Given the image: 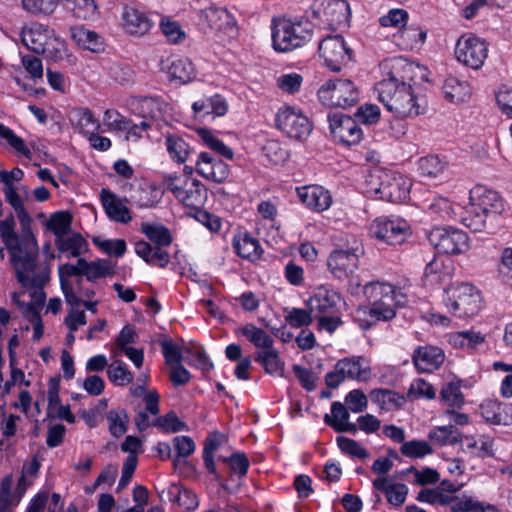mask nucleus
Instances as JSON below:
<instances>
[{
	"instance_id": "obj_1",
	"label": "nucleus",
	"mask_w": 512,
	"mask_h": 512,
	"mask_svg": "<svg viewBox=\"0 0 512 512\" xmlns=\"http://www.w3.org/2000/svg\"><path fill=\"white\" fill-rule=\"evenodd\" d=\"M382 69L387 77L375 85L380 102L399 118H414L423 114L425 105L412 88L415 67L406 60L394 58L385 61Z\"/></svg>"
},
{
	"instance_id": "obj_2",
	"label": "nucleus",
	"mask_w": 512,
	"mask_h": 512,
	"mask_svg": "<svg viewBox=\"0 0 512 512\" xmlns=\"http://www.w3.org/2000/svg\"><path fill=\"white\" fill-rule=\"evenodd\" d=\"M504 211V202L498 192L483 186L470 191V204L463 224L474 232L493 230Z\"/></svg>"
},
{
	"instance_id": "obj_3",
	"label": "nucleus",
	"mask_w": 512,
	"mask_h": 512,
	"mask_svg": "<svg viewBox=\"0 0 512 512\" xmlns=\"http://www.w3.org/2000/svg\"><path fill=\"white\" fill-rule=\"evenodd\" d=\"M365 186L369 197L399 203L408 198L411 183L399 173L374 170L366 176Z\"/></svg>"
},
{
	"instance_id": "obj_4",
	"label": "nucleus",
	"mask_w": 512,
	"mask_h": 512,
	"mask_svg": "<svg viewBox=\"0 0 512 512\" xmlns=\"http://www.w3.org/2000/svg\"><path fill=\"white\" fill-rule=\"evenodd\" d=\"M313 25L308 20L273 19L272 45L277 52H289L311 40Z\"/></svg>"
},
{
	"instance_id": "obj_5",
	"label": "nucleus",
	"mask_w": 512,
	"mask_h": 512,
	"mask_svg": "<svg viewBox=\"0 0 512 512\" xmlns=\"http://www.w3.org/2000/svg\"><path fill=\"white\" fill-rule=\"evenodd\" d=\"M445 299L449 311L459 317H472L481 308V296L479 291L470 283H461L445 288Z\"/></svg>"
},
{
	"instance_id": "obj_6",
	"label": "nucleus",
	"mask_w": 512,
	"mask_h": 512,
	"mask_svg": "<svg viewBox=\"0 0 512 512\" xmlns=\"http://www.w3.org/2000/svg\"><path fill=\"white\" fill-rule=\"evenodd\" d=\"M363 293L371 303V306L360 309L359 312L368 315L374 322L389 321L396 316V312L391 304L386 302V300H392L390 294L393 293V289L391 285L370 282L364 285Z\"/></svg>"
},
{
	"instance_id": "obj_7",
	"label": "nucleus",
	"mask_w": 512,
	"mask_h": 512,
	"mask_svg": "<svg viewBox=\"0 0 512 512\" xmlns=\"http://www.w3.org/2000/svg\"><path fill=\"white\" fill-rule=\"evenodd\" d=\"M318 97L326 106L347 108L358 102L359 92L350 79H333L319 88Z\"/></svg>"
},
{
	"instance_id": "obj_8",
	"label": "nucleus",
	"mask_w": 512,
	"mask_h": 512,
	"mask_svg": "<svg viewBox=\"0 0 512 512\" xmlns=\"http://www.w3.org/2000/svg\"><path fill=\"white\" fill-rule=\"evenodd\" d=\"M428 240L443 254H463L470 248L468 235L463 230L453 227H434L428 234Z\"/></svg>"
},
{
	"instance_id": "obj_9",
	"label": "nucleus",
	"mask_w": 512,
	"mask_h": 512,
	"mask_svg": "<svg viewBox=\"0 0 512 512\" xmlns=\"http://www.w3.org/2000/svg\"><path fill=\"white\" fill-rule=\"evenodd\" d=\"M318 52L332 72H339L353 61V50L339 34L323 38L319 42Z\"/></svg>"
},
{
	"instance_id": "obj_10",
	"label": "nucleus",
	"mask_w": 512,
	"mask_h": 512,
	"mask_svg": "<svg viewBox=\"0 0 512 512\" xmlns=\"http://www.w3.org/2000/svg\"><path fill=\"white\" fill-rule=\"evenodd\" d=\"M371 235L388 245H401L411 235L409 223L402 218H376L370 226Z\"/></svg>"
},
{
	"instance_id": "obj_11",
	"label": "nucleus",
	"mask_w": 512,
	"mask_h": 512,
	"mask_svg": "<svg viewBox=\"0 0 512 512\" xmlns=\"http://www.w3.org/2000/svg\"><path fill=\"white\" fill-rule=\"evenodd\" d=\"M275 126L288 137L303 140L312 131V125L307 116L291 106H284L275 115Z\"/></svg>"
},
{
	"instance_id": "obj_12",
	"label": "nucleus",
	"mask_w": 512,
	"mask_h": 512,
	"mask_svg": "<svg viewBox=\"0 0 512 512\" xmlns=\"http://www.w3.org/2000/svg\"><path fill=\"white\" fill-rule=\"evenodd\" d=\"M455 55L464 65L479 69L487 59L488 43L472 34L462 36L456 43Z\"/></svg>"
},
{
	"instance_id": "obj_13",
	"label": "nucleus",
	"mask_w": 512,
	"mask_h": 512,
	"mask_svg": "<svg viewBox=\"0 0 512 512\" xmlns=\"http://www.w3.org/2000/svg\"><path fill=\"white\" fill-rule=\"evenodd\" d=\"M31 248H28V252L23 255L19 262L12 263L17 281L25 288H39L42 290L43 286L49 280V276L46 273L34 274L29 277L30 272H34L37 267V256H38V244L31 242Z\"/></svg>"
},
{
	"instance_id": "obj_14",
	"label": "nucleus",
	"mask_w": 512,
	"mask_h": 512,
	"mask_svg": "<svg viewBox=\"0 0 512 512\" xmlns=\"http://www.w3.org/2000/svg\"><path fill=\"white\" fill-rule=\"evenodd\" d=\"M329 129L335 141L345 146L358 144L363 138V131L356 120L343 113L328 115Z\"/></svg>"
},
{
	"instance_id": "obj_15",
	"label": "nucleus",
	"mask_w": 512,
	"mask_h": 512,
	"mask_svg": "<svg viewBox=\"0 0 512 512\" xmlns=\"http://www.w3.org/2000/svg\"><path fill=\"white\" fill-rule=\"evenodd\" d=\"M15 220L12 214L0 221V236L10 254L11 263L19 262L29 250L31 242L37 243L34 235L19 237L14 230Z\"/></svg>"
},
{
	"instance_id": "obj_16",
	"label": "nucleus",
	"mask_w": 512,
	"mask_h": 512,
	"mask_svg": "<svg viewBox=\"0 0 512 512\" xmlns=\"http://www.w3.org/2000/svg\"><path fill=\"white\" fill-rule=\"evenodd\" d=\"M359 255L357 250H334L328 260L327 266L332 275L344 280L349 278L358 269Z\"/></svg>"
},
{
	"instance_id": "obj_17",
	"label": "nucleus",
	"mask_w": 512,
	"mask_h": 512,
	"mask_svg": "<svg viewBox=\"0 0 512 512\" xmlns=\"http://www.w3.org/2000/svg\"><path fill=\"white\" fill-rule=\"evenodd\" d=\"M441 506H450L451 512H498L496 507L489 503L480 502L471 496L462 497L448 495L438 489L437 503Z\"/></svg>"
},
{
	"instance_id": "obj_18",
	"label": "nucleus",
	"mask_w": 512,
	"mask_h": 512,
	"mask_svg": "<svg viewBox=\"0 0 512 512\" xmlns=\"http://www.w3.org/2000/svg\"><path fill=\"white\" fill-rule=\"evenodd\" d=\"M196 172L207 180L217 183L224 182L230 173L229 166L222 160L201 152L195 165Z\"/></svg>"
},
{
	"instance_id": "obj_19",
	"label": "nucleus",
	"mask_w": 512,
	"mask_h": 512,
	"mask_svg": "<svg viewBox=\"0 0 512 512\" xmlns=\"http://www.w3.org/2000/svg\"><path fill=\"white\" fill-rule=\"evenodd\" d=\"M444 360V351L431 345L418 346L412 355V362L420 372H433L441 367Z\"/></svg>"
},
{
	"instance_id": "obj_20",
	"label": "nucleus",
	"mask_w": 512,
	"mask_h": 512,
	"mask_svg": "<svg viewBox=\"0 0 512 512\" xmlns=\"http://www.w3.org/2000/svg\"><path fill=\"white\" fill-rule=\"evenodd\" d=\"M171 192L176 199L191 209L200 208L207 197L206 190L197 179L191 181L187 179L183 186L171 188Z\"/></svg>"
},
{
	"instance_id": "obj_21",
	"label": "nucleus",
	"mask_w": 512,
	"mask_h": 512,
	"mask_svg": "<svg viewBox=\"0 0 512 512\" xmlns=\"http://www.w3.org/2000/svg\"><path fill=\"white\" fill-rule=\"evenodd\" d=\"M481 416L486 422L494 425H510L512 423V403H501L497 400H485L479 407Z\"/></svg>"
},
{
	"instance_id": "obj_22",
	"label": "nucleus",
	"mask_w": 512,
	"mask_h": 512,
	"mask_svg": "<svg viewBox=\"0 0 512 512\" xmlns=\"http://www.w3.org/2000/svg\"><path fill=\"white\" fill-rule=\"evenodd\" d=\"M340 296L325 286L317 288L313 296L309 298L306 305L310 311L318 312L320 315H333L337 312V302Z\"/></svg>"
},
{
	"instance_id": "obj_23",
	"label": "nucleus",
	"mask_w": 512,
	"mask_h": 512,
	"mask_svg": "<svg viewBox=\"0 0 512 512\" xmlns=\"http://www.w3.org/2000/svg\"><path fill=\"white\" fill-rule=\"evenodd\" d=\"M70 36L76 45L82 49L93 53H100L105 49L103 37L83 25L71 26Z\"/></svg>"
},
{
	"instance_id": "obj_24",
	"label": "nucleus",
	"mask_w": 512,
	"mask_h": 512,
	"mask_svg": "<svg viewBox=\"0 0 512 512\" xmlns=\"http://www.w3.org/2000/svg\"><path fill=\"white\" fill-rule=\"evenodd\" d=\"M297 194L303 204L316 211L328 209L332 202L329 192L321 186H304L297 189Z\"/></svg>"
},
{
	"instance_id": "obj_25",
	"label": "nucleus",
	"mask_w": 512,
	"mask_h": 512,
	"mask_svg": "<svg viewBox=\"0 0 512 512\" xmlns=\"http://www.w3.org/2000/svg\"><path fill=\"white\" fill-rule=\"evenodd\" d=\"M100 198L103 208L111 220L124 224L131 221L129 209L109 189L103 188L100 193Z\"/></svg>"
},
{
	"instance_id": "obj_26",
	"label": "nucleus",
	"mask_w": 512,
	"mask_h": 512,
	"mask_svg": "<svg viewBox=\"0 0 512 512\" xmlns=\"http://www.w3.org/2000/svg\"><path fill=\"white\" fill-rule=\"evenodd\" d=\"M122 18L123 27L130 35L143 36L152 26L150 19L134 8L125 7Z\"/></svg>"
},
{
	"instance_id": "obj_27",
	"label": "nucleus",
	"mask_w": 512,
	"mask_h": 512,
	"mask_svg": "<svg viewBox=\"0 0 512 512\" xmlns=\"http://www.w3.org/2000/svg\"><path fill=\"white\" fill-rule=\"evenodd\" d=\"M374 489L383 492L386 495L389 504L399 507L404 504L408 487L403 483L388 484L386 477H379L373 480Z\"/></svg>"
},
{
	"instance_id": "obj_28",
	"label": "nucleus",
	"mask_w": 512,
	"mask_h": 512,
	"mask_svg": "<svg viewBox=\"0 0 512 512\" xmlns=\"http://www.w3.org/2000/svg\"><path fill=\"white\" fill-rule=\"evenodd\" d=\"M50 30L42 25H35L21 34L22 43L32 52L40 54L51 37Z\"/></svg>"
},
{
	"instance_id": "obj_29",
	"label": "nucleus",
	"mask_w": 512,
	"mask_h": 512,
	"mask_svg": "<svg viewBox=\"0 0 512 512\" xmlns=\"http://www.w3.org/2000/svg\"><path fill=\"white\" fill-rule=\"evenodd\" d=\"M194 113L204 115H213L214 117L224 116L228 111V104L225 98L220 94L197 100L193 103Z\"/></svg>"
},
{
	"instance_id": "obj_30",
	"label": "nucleus",
	"mask_w": 512,
	"mask_h": 512,
	"mask_svg": "<svg viewBox=\"0 0 512 512\" xmlns=\"http://www.w3.org/2000/svg\"><path fill=\"white\" fill-rule=\"evenodd\" d=\"M55 246L61 253H66L67 258L79 257L88 249L87 241L77 232L56 238Z\"/></svg>"
},
{
	"instance_id": "obj_31",
	"label": "nucleus",
	"mask_w": 512,
	"mask_h": 512,
	"mask_svg": "<svg viewBox=\"0 0 512 512\" xmlns=\"http://www.w3.org/2000/svg\"><path fill=\"white\" fill-rule=\"evenodd\" d=\"M442 90L445 99L452 103H462L471 94L470 86L466 81H460L452 76L445 79Z\"/></svg>"
},
{
	"instance_id": "obj_32",
	"label": "nucleus",
	"mask_w": 512,
	"mask_h": 512,
	"mask_svg": "<svg viewBox=\"0 0 512 512\" xmlns=\"http://www.w3.org/2000/svg\"><path fill=\"white\" fill-rule=\"evenodd\" d=\"M362 357H345L336 363L342 370L345 378L367 381L370 378L371 370L369 367L363 368L360 364Z\"/></svg>"
},
{
	"instance_id": "obj_33",
	"label": "nucleus",
	"mask_w": 512,
	"mask_h": 512,
	"mask_svg": "<svg viewBox=\"0 0 512 512\" xmlns=\"http://www.w3.org/2000/svg\"><path fill=\"white\" fill-rule=\"evenodd\" d=\"M233 248L238 256L244 259H258L262 253L259 241L249 234L234 237Z\"/></svg>"
},
{
	"instance_id": "obj_34",
	"label": "nucleus",
	"mask_w": 512,
	"mask_h": 512,
	"mask_svg": "<svg viewBox=\"0 0 512 512\" xmlns=\"http://www.w3.org/2000/svg\"><path fill=\"white\" fill-rule=\"evenodd\" d=\"M170 80H177L181 84L192 81L196 74L191 61L186 58H179L171 62L168 67Z\"/></svg>"
},
{
	"instance_id": "obj_35",
	"label": "nucleus",
	"mask_w": 512,
	"mask_h": 512,
	"mask_svg": "<svg viewBox=\"0 0 512 512\" xmlns=\"http://www.w3.org/2000/svg\"><path fill=\"white\" fill-rule=\"evenodd\" d=\"M141 232L158 247H168L172 243L169 229L162 224L142 223Z\"/></svg>"
},
{
	"instance_id": "obj_36",
	"label": "nucleus",
	"mask_w": 512,
	"mask_h": 512,
	"mask_svg": "<svg viewBox=\"0 0 512 512\" xmlns=\"http://www.w3.org/2000/svg\"><path fill=\"white\" fill-rule=\"evenodd\" d=\"M205 18L210 28L217 31L230 28L235 23L226 8L209 7L205 10Z\"/></svg>"
},
{
	"instance_id": "obj_37",
	"label": "nucleus",
	"mask_w": 512,
	"mask_h": 512,
	"mask_svg": "<svg viewBox=\"0 0 512 512\" xmlns=\"http://www.w3.org/2000/svg\"><path fill=\"white\" fill-rule=\"evenodd\" d=\"M370 398L382 410H389L391 407L400 408L405 402L403 395L388 389H374L370 393Z\"/></svg>"
},
{
	"instance_id": "obj_38",
	"label": "nucleus",
	"mask_w": 512,
	"mask_h": 512,
	"mask_svg": "<svg viewBox=\"0 0 512 512\" xmlns=\"http://www.w3.org/2000/svg\"><path fill=\"white\" fill-rule=\"evenodd\" d=\"M72 220L73 217L68 211H58L50 215L46 226L56 238H59L68 234Z\"/></svg>"
},
{
	"instance_id": "obj_39",
	"label": "nucleus",
	"mask_w": 512,
	"mask_h": 512,
	"mask_svg": "<svg viewBox=\"0 0 512 512\" xmlns=\"http://www.w3.org/2000/svg\"><path fill=\"white\" fill-rule=\"evenodd\" d=\"M197 134L204 144L217 154L229 160L233 159V150L225 145L223 141L214 136L211 130L207 128H199L197 129Z\"/></svg>"
},
{
	"instance_id": "obj_40",
	"label": "nucleus",
	"mask_w": 512,
	"mask_h": 512,
	"mask_svg": "<svg viewBox=\"0 0 512 512\" xmlns=\"http://www.w3.org/2000/svg\"><path fill=\"white\" fill-rule=\"evenodd\" d=\"M428 437L440 445H454L463 440L461 433L452 425L436 427L429 432Z\"/></svg>"
},
{
	"instance_id": "obj_41",
	"label": "nucleus",
	"mask_w": 512,
	"mask_h": 512,
	"mask_svg": "<svg viewBox=\"0 0 512 512\" xmlns=\"http://www.w3.org/2000/svg\"><path fill=\"white\" fill-rule=\"evenodd\" d=\"M241 332L255 347L267 350L273 347V339L261 328L247 324Z\"/></svg>"
},
{
	"instance_id": "obj_42",
	"label": "nucleus",
	"mask_w": 512,
	"mask_h": 512,
	"mask_svg": "<svg viewBox=\"0 0 512 512\" xmlns=\"http://www.w3.org/2000/svg\"><path fill=\"white\" fill-rule=\"evenodd\" d=\"M106 417L109 422V431L114 437L119 438L127 431L129 416L125 409H112Z\"/></svg>"
},
{
	"instance_id": "obj_43",
	"label": "nucleus",
	"mask_w": 512,
	"mask_h": 512,
	"mask_svg": "<svg viewBox=\"0 0 512 512\" xmlns=\"http://www.w3.org/2000/svg\"><path fill=\"white\" fill-rule=\"evenodd\" d=\"M349 5L345 0H334L329 2L324 9L325 15L328 17L324 19L330 26H339L346 22V13Z\"/></svg>"
},
{
	"instance_id": "obj_44",
	"label": "nucleus",
	"mask_w": 512,
	"mask_h": 512,
	"mask_svg": "<svg viewBox=\"0 0 512 512\" xmlns=\"http://www.w3.org/2000/svg\"><path fill=\"white\" fill-rule=\"evenodd\" d=\"M485 341L484 335L480 332H475L472 330H466L457 332L450 336V343L455 347L459 348H467V349H475L479 344H482Z\"/></svg>"
},
{
	"instance_id": "obj_45",
	"label": "nucleus",
	"mask_w": 512,
	"mask_h": 512,
	"mask_svg": "<svg viewBox=\"0 0 512 512\" xmlns=\"http://www.w3.org/2000/svg\"><path fill=\"white\" fill-rule=\"evenodd\" d=\"M166 147L172 159L184 163L190 153L189 145L178 135L166 136Z\"/></svg>"
},
{
	"instance_id": "obj_46",
	"label": "nucleus",
	"mask_w": 512,
	"mask_h": 512,
	"mask_svg": "<svg viewBox=\"0 0 512 512\" xmlns=\"http://www.w3.org/2000/svg\"><path fill=\"white\" fill-rule=\"evenodd\" d=\"M445 169L443 162L437 155L422 157L418 161V170L423 177L436 178Z\"/></svg>"
},
{
	"instance_id": "obj_47",
	"label": "nucleus",
	"mask_w": 512,
	"mask_h": 512,
	"mask_svg": "<svg viewBox=\"0 0 512 512\" xmlns=\"http://www.w3.org/2000/svg\"><path fill=\"white\" fill-rule=\"evenodd\" d=\"M255 361L260 363L269 374L276 373L283 369V362L279 357L278 351L273 347L258 352Z\"/></svg>"
},
{
	"instance_id": "obj_48",
	"label": "nucleus",
	"mask_w": 512,
	"mask_h": 512,
	"mask_svg": "<svg viewBox=\"0 0 512 512\" xmlns=\"http://www.w3.org/2000/svg\"><path fill=\"white\" fill-rule=\"evenodd\" d=\"M107 375L109 380L116 385L123 386L133 381V374L120 360L114 361L109 365Z\"/></svg>"
},
{
	"instance_id": "obj_49",
	"label": "nucleus",
	"mask_w": 512,
	"mask_h": 512,
	"mask_svg": "<svg viewBox=\"0 0 512 512\" xmlns=\"http://www.w3.org/2000/svg\"><path fill=\"white\" fill-rule=\"evenodd\" d=\"M153 426L159 427L167 433H176L188 430L186 423L181 421L174 411H169L165 415L158 417L154 420Z\"/></svg>"
},
{
	"instance_id": "obj_50",
	"label": "nucleus",
	"mask_w": 512,
	"mask_h": 512,
	"mask_svg": "<svg viewBox=\"0 0 512 512\" xmlns=\"http://www.w3.org/2000/svg\"><path fill=\"white\" fill-rule=\"evenodd\" d=\"M162 102L154 97H141L138 99L139 114L145 119H157L162 114Z\"/></svg>"
},
{
	"instance_id": "obj_51",
	"label": "nucleus",
	"mask_w": 512,
	"mask_h": 512,
	"mask_svg": "<svg viewBox=\"0 0 512 512\" xmlns=\"http://www.w3.org/2000/svg\"><path fill=\"white\" fill-rule=\"evenodd\" d=\"M400 451L406 457L417 459L431 454L433 449L426 441L411 440L404 442Z\"/></svg>"
},
{
	"instance_id": "obj_52",
	"label": "nucleus",
	"mask_w": 512,
	"mask_h": 512,
	"mask_svg": "<svg viewBox=\"0 0 512 512\" xmlns=\"http://www.w3.org/2000/svg\"><path fill=\"white\" fill-rule=\"evenodd\" d=\"M0 137L5 139L15 151L27 158H31V151L26 146L24 140L17 136L12 129L0 124Z\"/></svg>"
},
{
	"instance_id": "obj_53",
	"label": "nucleus",
	"mask_w": 512,
	"mask_h": 512,
	"mask_svg": "<svg viewBox=\"0 0 512 512\" xmlns=\"http://www.w3.org/2000/svg\"><path fill=\"white\" fill-rule=\"evenodd\" d=\"M354 119L358 124L373 125L380 119V108L375 104L362 105L354 113Z\"/></svg>"
},
{
	"instance_id": "obj_54",
	"label": "nucleus",
	"mask_w": 512,
	"mask_h": 512,
	"mask_svg": "<svg viewBox=\"0 0 512 512\" xmlns=\"http://www.w3.org/2000/svg\"><path fill=\"white\" fill-rule=\"evenodd\" d=\"M224 462H227L230 470L237 474L239 478L246 476L249 469V459L243 452H235L227 458H222Z\"/></svg>"
},
{
	"instance_id": "obj_55",
	"label": "nucleus",
	"mask_w": 512,
	"mask_h": 512,
	"mask_svg": "<svg viewBox=\"0 0 512 512\" xmlns=\"http://www.w3.org/2000/svg\"><path fill=\"white\" fill-rule=\"evenodd\" d=\"M78 126L82 133L89 135L92 132H98L100 129L99 122L94 118L92 112L88 108L77 110Z\"/></svg>"
},
{
	"instance_id": "obj_56",
	"label": "nucleus",
	"mask_w": 512,
	"mask_h": 512,
	"mask_svg": "<svg viewBox=\"0 0 512 512\" xmlns=\"http://www.w3.org/2000/svg\"><path fill=\"white\" fill-rule=\"evenodd\" d=\"M312 312L309 308H292L285 316V320L294 328L309 326L313 322Z\"/></svg>"
},
{
	"instance_id": "obj_57",
	"label": "nucleus",
	"mask_w": 512,
	"mask_h": 512,
	"mask_svg": "<svg viewBox=\"0 0 512 512\" xmlns=\"http://www.w3.org/2000/svg\"><path fill=\"white\" fill-rule=\"evenodd\" d=\"M336 441L340 450L345 454L360 459H365L368 457L366 449L363 448L357 441L344 436L337 437Z\"/></svg>"
},
{
	"instance_id": "obj_58",
	"label": "nucleus",
	"mask_w": 512,
	"mask_h": 512,
	"mask_svg": "<svg viewBox=\"0 0 512 512\" xmlns=\"http://www.w3.org/2000/svg\"><path fill=\"white\" fill-rule=\"evenodd\" d=\"M57 3L58 0H22L23 8L34 14H51Z\"/></svg>"
},
{
	"instance_id": "obj_59",
	"label": "nucleus",
	"mask_w": 512,
	"mask_h": 512,
	"mask_svg": "<svg viewBox=\"0 0 512 512\" xmlns=\"http://www.w3.org/2000/svg\"><path fill=\"white\" fill-rule=\"evenodd\" d=\"M160 28L166 38L172 43H179L185 37V33L180 24L176 21H171L169 18H163L161 20Z\"/></svg>"
},
{
	"instance_id": "obj_60",
	"label": "nucleus",
	"mask_w": 512,
	"mask_h": 512,
	"mask_svg": "<svg viewBox=\"0 0 512 512\" xmlns=\"http://www.w3.org/2000/svg\"><path fill=\"white\" fill-rule=\"evenodd\" d=\"M427 36V32L420 28L409 26L400 31V38L405 42L407 47L411 49L418 45L423 44Z\"/></svg>"
},
{
	"instance_id": "obj_61",
	"label": "nucleus",
	"mask_w": 512,
	"mask_h": 512,
	"mask_svg": "<svg viewBox=\"0 0 512 512\" xmlns=\"http://www.w3.org/2000/svg\"><path fill=\"white\" fill-rule=\"evenodd\" d=\"M70 9L75 17L82 20L92 19L97 14V5L94 0H78Z\"/></svg>"
},
{
	"instance_id": "obj_62",
	"label": "nucleus",
	"mask_w": 512,
	"mask_h": 512,
	"mask_svg": "<svg viewBox=\"0 0 512 512\" xmlns=\"http://www.w3.org/2000/svg\"><path fill=\"white\" fill-rule=\"evenodd\" d=\"M12 475L5 476L0 482V512H11L14 505L11 498Z\"/></svg>"
},
{
	"instance_id": "obj_63",
	"label": "nucleus",
	"mask_w": 512,
	"mask_h": 512,
	"mask_svg": "<svg viewBox=\"0 0 512 512\" xmlns=\"http://www.w3.org/2000/svg\"><path fill=\"white\" fill-rule=\"evenodd\" d=\"M440 395L451 407H460L464 403L463 394L458 384L448 383L442 388Z\"/></svg>"
},
{
	"instance_id": "obj_64",
	"label": "nucleus",
	"mask_w": 512,
	"mask_h": 512,
	"mask_svg": "<svg viewBox=\"0 0 512 512\" xmlns=\"http://www.w3.org/2000/svg\"><path fill=\"white\" fill-rule=\"evenodd\" d=\"M408 19V13L403 9H392L380 18V24L384 27L402 28Z\"/></svg>"
}]
</instances>
